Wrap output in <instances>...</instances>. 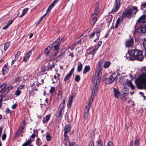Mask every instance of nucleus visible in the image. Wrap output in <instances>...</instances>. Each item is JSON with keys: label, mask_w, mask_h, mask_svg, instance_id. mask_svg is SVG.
Returning <instances> with one entry per match:
<instances>
[{"label": "nucleus", "mask_w": 146, "mask_h": 146, "mask_svg": "<svg viewBox=\"0 0 146 146\" xmlns=\"http://www.w3.org/2000/svg\"><path fill=\"white\" fill-rule=\"evenodd\" d=\"M128 53L126 54L127 59L133 60L135 59L139 61H142L143 58V52L141 50L137 49L128 50Z\"/></svg>", "instance_id": "2"}, {"label": "nucleus", "mask_w": 146, "mask_h": 146, "mask_svg": "<svg viewBox=\"0 0 146 146\" xmlns=\"http://www.w3.org/2000/svg\"><path fill=\"white\" fill-rule=\"evenodd\" d=\"M57 117H60L61 118L62 117V110H59L57 112Z\"/></svg>", "instance_id": "30"}, {"label": "nucleus", "mask_w": 146, "mask_h": 146, "mask_svg": "<svg viewBox=\"0 0 146 146\" xmlns=\"http://www.w3.org/2000/svg\"><path fill=\"white\" fill-rule=\"evenodd\" d=\"M72 102V101L69 99L68 100L67 104V106L68 108H70L71 107Z\"/></svg>", "instance_id": "42"}, {"label": "nucleus", "mask_w": 146, "mask_h": 146, "mask_svg": "<svg viewBox=\"0 0 146 146\" xmlns=\"http://www.w3.org/2000/svg\"><path fill=\"white\" fill-rule=\"evenodd\" d=\"M31 143V140H29L27 141L26 142L24 143L23 145L22 146H28V145H29Z\"/></svg>", "instance_id": "34"}, {"label": "nucleus", "mask_w": 146, "mask_h": 146, "mask_svg": "<svg viewBox=\"0 0 146 146\" xmlns=\"http://www.w3.org/2000/svg\"><path fill=\"white\" fill-rule=\"evenodd\" d=\"M2 71L3 74L5 75L8 72L9 70L7 68L6 66L5 65L2 69Z\"/></svg>", "instance_id": "26"}, {"label": "nucleus", "mask_w": 146, "mask_h": 146, "mask_svg": "<svg viewBox=\"0 0 146 146\" xmlns=\"http://www.w3.org/2000/svg\"><path fill=\"white\" fill-rule=\"evenodd\" d=\"M96 93H94V95L93 96V98H92L91 97H92V94L91 96V97H90V101L88 103V104L87 105H86V110L84 111L85 114H84V119H87L88 115V114L90 108V107H91V105L92 104V102L93 101V99L94 98V96Z\"/></svg>", "instance_id": "6"}, {"label": "nucleus", "mask_w": 146, "mask_h": 146, "mask_svg": "<svg viewBox=\"0 0 146 146\" xmlns=\"http://www.w3.org/2000/svg\"><path fill=\"white\" fill-rule=\"evenodd\" d=\"M103 60H101L99 62V66L96 68V70L95 76L92 78L93 80V86L92 89V95L91 98H93L94 94L95 93H97L98 90L99 83L102 75V70L101 65L104 63Z\"/></svg>", "instance_id": "1"}, {"label": "nucleus", "mask_w": 146, "mask_h": 146, "mask_svg": "<svg viewBox=\"0 0 146 146\" xmlns=\"http://www.w3.org/2000/svg\"><path fill=\"white\" fill-rule=\"evenodd\" d=\"M83 65L81 62H78V65L77 68V70L78 72H80L82 70Z\"/></svg>", "instance_id": "19"}, {"label": "nucleus", "mask_w": 146, "mask_h": 146, "mask_svg": "<svg viewBox=\"0 0 146 146\" xmlns=\"http://www.w3.org/2000/svg\"><path fill=\"white\" fill-rule=\"evenodd\" d=\"M62 38H61V40L60 38H58L56 41L54 42L53 44V46L55 50L57 51L59 49L60 43L61 42V40H62Z\"/></svg>", "instance_id": "8"}, {"label": "nucleus", "mask_w": 146, "mask_h": 146, "mask_svg": "<svg viewBox=\"0 0 146 146\" xmlns=\"http://www.w3.org/2000/svg\"><path fill=\"white\" fill-rule=\"evenodd\" d=\"M40 139L38 138H37V139L36 140V142L37 143V145H40Z\"/></svg>", "instance_id": "59"}, {"label": "nucleus", "mask_w": 146, "mask_h": 146, "mask_svg": "<svg viewBox=\"0 0 146 146\" xmlns=\"http://www.w3.org/2000/svg\"><path fill=\"white\" fill-rule=\"evenodd\" d=\"M94 32L96 34L97 36L98 37V38H99L100 32V29L97 28H95L94 29Z\"/></svg>", "instance_id": "20"}, {"label": "nucleus", "mask_w": 146, "mask_h": 146, "mask_svg": "<svg viewBox=\"0 0 146 146\" xmlns=\"http://www.w3.org/2000/svg\"><path fill=\"white\" fill-rule=\"evenodd\" d=\"M80 41H78L74 44L72 45L70 47L72 48H74L75 46H76V45L80 43Z\"/></svg>", "instance_id": "43"}, {"label": "nucleus", "mask_w": 146, "mask_h": 146, "mask_svg": "<svg viewBox=\"0 0 146 146\" xmlns=\"http://www.w3.org/2000/svg\"><path fill=\"white\" fill-rule=\"evenodd\" d=\"M129 86L130 87H131L132 90H134L135 88V86L132 84V83L131 81H130L129 82Z\"/></svg>", "instance_id": "40"}, {"label": "nucleus", "mask_w": 146, "mask_h": 146, "mask_svg": "<svg viewBox=\"0 0 146 146\" xmlns=\"http://www.w3.org/2000/svg\"><path fill=\"white\" fill-rule=\"evenodd\" d=\"M59 0H55L52 3V7H54Z\"/></svg>", "instance_id": "49"}, {"label": "nucleus", "mask_w": 146, "mask_h": 146, "mask_svg": "<svg viewBox=\"0 0 146 146\" xmlns=\"http://www.w3.org/2000/svg\"><path fill=\"white\" fill-rule=\"evenodd\" d=\"M13 22V21L12 20H10L8 22L7 24V25H8L9 27L10 25H11Z\"/></svg>", "instance_id": "53"}, {"label": "nucleus", "mask_w": 146, "mask_h": 146, "mask_svg": "<svg viewBox=\"0 0 146 146\" xmlns=\"http://www.w3.org/2000/svg\"><path fill=\"white\" fill-rule=\"evenodd\" d=\"M96 51V49L95 48L92 51L90 52V54H94L95 53Z\"/></svg>", "instance_id": "62"}, {"label": "nucleus", "mask_w": 146, "mask_h": 146, "mask_svg": "<svg viewBox=\"0 0 146 146\" xmlns=\"http://www.w3.org/2000/svg\"><path fill=\"white\" fill-rule=\"evenodd\" d=\"M58 98H61L62 97V92L61 91L58 90Z\"/></svg>", "instance_id": "44"}, {"label": "nucleus", "mask_w": 146, "mask_h": 146, "mask_svg": "<svg viewBox=\"0 0 146 146\" xmlns=\"http://www.w3.org/2000/svg\"><path fill=\"white\" fill-rule=\"evenodd\" d=\"M21 92V91L19 89V88H18L17 90L16 91L15 94L16 96H18L20 95Z\"/></svg>", "instance_id": "36"}, {"label": "nucleus", "mask_w": 146, "mask_h": 146, "mask_svg": "<svg viewBox=\"0 0 146 146\" xmlns=\"http://www.w3.org/2000/svg\"><path fill=\"white\" fill-rule=\"evenodd\" d=\"M68 146H78V145L74 143H72L70 144L69 145H68Z\"/></svg>", "instance_id": "54"}, {"label": "nucleus", "mask_w": 146, "mask_h": 146, "mask_svg": "<svg viewBox=\"0 0 146 146\" xmlns=\"http://www.w3.org/2000/svg\"><path fill=\"white\" fill-rule=\"evenodd\" d=\"M46 14H47L46 13L45 14H44V15L42 17H41L40 19V20H39V23H38V24H39V23H40V22L42 21V19H43V18L45 16V15H46Z\"/></svg>", "instance_id": "61"}, {"label": "nucleus", "mask_w": 146, "mask_h": 146, "mask_svg": "<svg viewBox=\"0 0 146 146\" xmlns=\"http://www.w3.org/2000/svg\"><path fill=\"white\" fill-rule=\"evenodd\" d=\"M138 21L140 23H146V15L141 17L139 19Z\"/></svg>", "instance_id": "15"}, {"label": "nucleus", "mask_w": 146, "mask_h": 146, "mask_svg": "<svg viewBox=\"0 0 146 146\" xmlns=\"http://www.w3.org/2000/svg\"><path fill=\"white\" fill-rule=\"evenodd\" d=\"M28 10V9L27 8H26L23 10L22 14L19 16V17H21L23 16L26 13H27Z\"/></svg>", "instance_id": "31"}, {"label": "nucleus", "mask_w": 146, "mask_h": 146, "mask_svg": "<svg viewBox=\"0 0 146 146\" xmlns=\"http://www.w3.org/2000/svg\"><path fill=\"white\" fill-rule=\"evenodd\" d=\"M25 86V85L24 84L21 85L19 86L18 88H19V89H20V90H22L24 88Z\"/></svg>", "instance_id": "57"}, {"label": "nucleus", "mask_w": 146, "mask_h": 146, "mask_svg": "<svg viewBox=\"0 0 146 146\" xmlns=\"http://www.w3.org/2000/svg\"><path fill=\"white\" fill-rule=\"evenodd\" d=\"M121 20V19L120 18H119L117 19L116 21V24H115V28H117V27L120 21Z\"/></svg>", "instance_id": "45"}, {"label": "nucleus", "mask_w": 146, "mask_h": 146, "mask_svg": "<svg viewBox=\"0 0 146 146\" xmlns=\"http://www.w3.org/2000/svg\"><path fill=\"white\" fill-rule=\"evenodd\" d=\"M65 103V100H63V102L62 103H61L60 105V106L58 109V110H62L64 109V108Z\"/></svg>", "instance_id": "23"}, {"label": "nucleus", "mask_w": 146, "mask_h": 146, "mask_svg": "<svg viewBox=\"0 0 146 146\" xmlns=\"http://www.w3.org/2000/svg\"><path fill=\"white\" fill-rule=\"evenodd\" d=\"M6 113H11V111L8 108H7L6 110Z\"/></svg>", "instance_id": "60"}, {"label": "nucleus", "mask_w": 146, "mask_h": 146, "mask_svg": "<svg viewBox=\"0 0 146 146\" xmlns=\"http://www.w3.org/2000/svg\"><path fill=\"white\" fill-rule=\"evenodd\" d=\"M143 46L145 49H146V38L145 39L143 43Z\"/></svg>", "instance_id": "50"}, {"label": "nucleus", "mask_w": 146, "mask_h": 146, "mask_svg": "<svg viewBox=\"0 0 146 146\" xmlns=\"http://www.w3.org/2000/svg\"><path fill=\"white\" fill-rule=\"evenodd\" d=\"M22 125L20 126L19 129L17 130V135H19L20 134L21 132L22 131L24 128V123L23 122L22 123Z\"/></svg>", "instance_id": "18"}, {"label": "nucleus", "mask_w": 146, "mask_h": 146, "mask_svg": "<svg viewBox=\"0 0 146 146\" xmlns=\"http://www.w3.org/2000/svg\"><path fill=\"white\" fill-rule=\"evenodd\" d=\"M72 75L69 73L67 74L64 78V80L65 81H67L70 77Z\"/></svg>", "instance_id": "32"}, {"label": "nucleus", "mask_w": 146, "mask_h": 146, "mask_svg": "<svg viewBox=\"0 0 146 146\" xmlns=\"http://www.w3.org/2000/svg\"><path fill=\"white\" fill-rule=\"evenodd\" d=\"M6 137V134L5 133L3 134L2 136V140H4L5 139Z\"/></svg>", "instance_id": "55"}, {"label": "nucleus", "mask_w": 146, "mask_h": 146, "mask_svg": "<svg viewBox=\"0 0 146 146\" xmlns=\"http://www.w3.org/2000/svg\"><path fill=\"white\" fill-rule=\"evenodd\" d=\"M12 87L11 86H8L4 91L3 93L6 95L8 93V91L12 88Z\"/></svg>", "instance_id": "21"}, {"label": "nucleus", "mask_w": 146, "mask_h": 146, "mask_svg": "<svg viewBox=\"0 0 146 146\" xmlns=\"http://www.w3.org/2000/svg\"><path fill=\"white\" fill-rule=\"evenodd\" d=\"M71 126L69 125H66L64 127V134H67V133L69 132L71 129Z\"/></svg>", "instance_id": "16"}, {"label": "nucleus", "mask_w": 146, "mask_h": 146, "mask_svg": "<svg viewBox=\"0 0 146 146\" xmlns=\"http://www.w3.org/2000/svg\"><path fill=\"white\" fill-rule=\"evenodd\" d=\"M113 92L115 97L116 98H119V96L121 95V94L115 88H113Z\"/></svg>", "instance_id": "14"}, {"label": "nucleus", "mask_w": 146, "mask_h": 146, "mask_svg": "<svg viewBox=\"0 0 146 146\" xmlns=\"http://www.w3.org/2000/svg\"><path fill=\"white\" fill-rule=\"evenodd\" d=\"M117 77V75L115 74H112L110 77L106 79L107 83L109 84L112 83L115 80Z\"/></svg>", "instance_id": "10"}, {"label": "nucleus", "mask_w": 146, "mask_h": 146, "mask_svg": "<svg viewBox=\"0 0 146 146\" xmlns=\"http://www.w3.org/2000/svg\"><path fill=\"white\" fill-rule=\"evenodd\" d=\"M64 52H63L60 55L58 56L55 57L56 58H59L60 59L63 58V57L64 56Z\"/></svg>", "instance_id": "38"}, {"label": "nucleus", "mask_w": 146, "mask_h": 146, "mask_svg": "<svg viewBox=\"0 0 146 146\" xmlns=\"http://www.w3.org/2000/svg\"><path fill=\"white\" fill-rule=\"evenodd\" d=\"M6 86L5 83H3L0 84V93L5 88Z\"/></svg>", "instance_id": "27"}, {"label": "nucleus", "mask_w": 146, "mask_h": 146, "mask_svg": "<svg viewBox=\"0 0 146 146\" xmlns=\"http://www.w3.org/2000/svg\"><path fill=\"white\" fill-rule=\"evenodd\" d=\"M46 140L48 141H49L50 140L51 138L49 134L47 133L46 135Z\"/></svg>", "instance_id": "47"}, {"label": "nucleus", "mask_w": 146, "mask_h": 146, "mask_svg": "<svg viewBox=\"0 0 146 146\" xmlns=\"http://www.w3.org/2000/svg\"><path fill=\"white\" fill-rule=\"evenodd\" d=\"M50 115H48L44 117L42 121L43 123L45 124L48 123L50 119Z\"/></svg>", "instance_id": "17"}, {"label": "nucleus", "mask_w": 146, "mask_h": 146, "mask_svg": "<svg viewBox=\"0 0 146 146\" xmlns=\"http://www.w3.org/2000/svg\"><path fill=\"white\" fill-rule=\"evenodd\" d=\"M120 2L119 0H115L113 7L111 11V13L116 12L120 7Z\"/></svg>", "instance_id": "7"}, {"label": "nucleus", "mask_w": 146, "mask_h": 146, "mask_svg": "<svg viewBox=\"0 0 146 146\" xmlns=\"http://www.w3.org/2000/svg\"><path fill=\"white\" fill-rule=\"evenodd\" d=\"M76 96V93L74 92H73L72 93L70 96L69 97V99L73 101V98H74Z\"/></svg>", "instance_id": "33"}, {"label": "nucleus", "mask_w": 146, "mask_h": 146, "mask_svg": "<svg viewBox=\"0 0 146 146\" xmlns=\"http://www.w3.org/2000/svg\"><path fill=\"white\" fill-rule=\"evenodd\" d=\"M106 146H114L113 143L111 141H109L107 143Z\"/></svg>", "instance_id": "52"}, {"label": "nucleus", "mask_w": 146, "mask_h": 146, "mask_svg": "<svg viewBox=\"0 0 146 146\" xmlns=\"http://www.w3.org/2000/svg\"><path fill=\"white\" fill-rule=\"evenodd\" d=\"M64 140L65 141L64 144L66 146H68L70 145V143L68 139V135L66 134H64Z\"/></svg>", "instance_id": "13"}, {"label": "nucleus", "mask_w": 146, "mask_h": 146, "mask_svg": "<svg viewBox=\"0 0 146 146\" xmlns=\"http://www.w3.org/2000/svg\"><path fill=\"white\" fill-rule=\"evenodd\" d=\"M135 146H139V139L137 138H135Z\"/></svg>", "instance_id": "39"}, {"label": "nucleus", "mask_w": 146, "mask_h": 146, "mask_svg": "<svg viewBox=\"0 0 146 146\" xmlns=\"http://www.w3.org/2000/svg\"><path fill=\"white\" fill-rule=\"evenodd\" d=\"M51 50V48L50 46H48L47 47L45 50V54L47 55H48Z\"/></svg>", "instance_id": "24"}, {"label": "nucleus", "mask_w": 146, "mask_h": 146, "mask_svg": "<svg viewBox=\"0 0 146 146\" xmlns=\"http://www.w3.org/2000/svg\"><path fill=\"white\" fill-rule=\"evenodd\" d=\"M97 146H103V142L102 140L99 139L97 142Z\"/></svg>", "instance_id": "28"}, {"label": "nucleus", "mask_w": 146, "mask_h": 146, "mask_svg": "<svg viewBox=\"0 0 146 146\" xmlns=\"http://www.w3.org/2000/svg\"><path fill=\"white\" fill-rule=\"evenodd\" d=\"M110 62L109 61H107L105 62L104 65V68H108L110 65Z\"/></svg>", "instance_id": "29"}, {"label": "nucleus", "mask_w": 146, "mask_h": 146, "mask_svg": "<svg viewBox=\"0 0 146 146\" xmlns=\"http://www.w3.org/2000/svg\"><path fill=\"white\" fill-rule=\"evenodd\" d=\"M94 10V13L92 15V17H93L92 20L93 22V24H94L97 21V16L99 13V4L98 2L96 3Z\"/></svg>", "instance_id": "5"}, {"label": "nucleus", "mask_w": 146, "mask_h": 146, "mask_svg": "<svg viewBox=\"0 0 146 146\" xmlns=\"http://www.w3.org/2000/svg\"><path fill=\"white\" fill-rule=\"evenodd\" d=\"M137 31L139 33H145L146 32V26L145 25L143 24L139 27L137 29Z\"/></svg>", "instance_id": "11"}, {"label": "nucleus", "mask_w": 146, "mask_h": 146, "mask_svg": "<svg viewBox=\"0 0 146 146\" xmlns=\"http://www.w3.org/2000/svg\"><path fill=\"white\" fill-rule=\"evenodd\" d=\"M96 34L95 33L93 32L89 36V37L90 38H92L94 37V36Z\"/></svg>", "instance_id": "56"}, {"label": "nucleus", "mask_w": 146, "mask_h": 146, "mask_svg": "<svg viewBox=\"0 0 146 146\" xmlns=\"http://www.w3.org/2000/svg\"><path fill=\"white\" fill-rule=\"evenodd\" d=\"M59 80V78L56 75H55L54 76V78L52 79V80L53 81L52 83L54 84L57 82L58 80Z\"/></svg>", "instance_id": "25"}, {"label": "nucleus", "mask_w": 146, "mask_h": 146, "mask_svg": "<svg viewBox=\"0 0 146 146\" xmlns=\"http://www.w3.org/2000/svg\"><path fill=\"white\" fill-rule=\"evenodd\" d=\"M10 43L9 42L6 43L4 46V50L5 51H6L7 49L10 46Z\"/></svg>", "instance_id": "35"}, {"label": "nucleus", "mask_w": 146, "mask_h": 146, "mask_svg": "<svg viewBox=\"0 0 146 146\" xmlns=\"http://www.w3.org/2000/svg\"><path fill=\"white\" fill-rule=\"evenodd\" d=\"M5 95V94H4L3 93L1 94L0 95V102H2L3 99Z\"/></svg>", "instance_id": "37"}, {"label": "nucleus", "mask_w": 146, "mask_h": 146, "mask_svg": "<svg viewBox=\"0 0 146 146\" xmlns=\"http://www.w3.org/2000/svg\"><path fill=\"white\" fill-rule=\"evenodd\" d=\"M133 44V40L131 38L127 40L125 42V45L126 47H129L132 46Z\"/></svg>", "instance_id": "12"}, {"label": "nucleus", "mask_w": 146, "mask_h": 146, "mask_svg": "<svg viewBox=\"0 0 146 146\" xmlns=\"http://www.w3.org/2000/svg\"><path fill=\"white\" fill-rule=\"evenodd\" d=\"M55 90V89L54 87H52L51 89L49 90V92L50 93H53Z\"/></svg>", "instance_id": "51"}, {"label": "nucleus", "mask_w": 146, "mask_h": 146, "mask_svg": "<svg viewBox=\"0 0 146 146\" xmlns=\"http://www.w3.org/2000/svg\"><path fill=\"white\" fill-rule=\"evenodd\" d=\"M80 76L77 75L75 78V80L77 82H78L80 80Z\"/></svg>", "instance_id": "48"}, {"label": "nucleus", "mask_w": 146, "mask_h": 146, "mask_svg": "<svg viewBox=\"0 0 146 146\" xmlns=\"http://www.w3.org/2000/svg\"><path fill=\"white\" fill-rule=\"evenodd\" d=\"M21 52L20 51H18L17 54L15 55V59H17L19 58V56L20 55Z\"/></svg>", "instance_id": "41"}, {"label": "nucleus", "mask_w": 146, "mask_h": 146, "mask_svg": "<svg viewBox=\"0 0 146 146\" xmlns=\"http://www.w3.org/2000/svg\"><path fill=\"white\" fill-rule=\"evenodd\" d=\"M125 126L126 129H128L129 126V124L128 122H126L125 123Z\"/></svg>", "instance_id": "58"}, {"label": "nucleus", "mask_w": 146, "mask_h": 146, "mask_svg": "<svg viewBox=\"0 0 146 146\" xmlns=\"http://www.w3.org/2000/svg\"><path fill=\"white\" fill-rule=\"evenodd\" d=\"M90 70V67L89 66H86L84 69V70H83V74H86L87 72L89 71Z\"/></svg>", "instance_id": "22"}, {"label": "nucleus", "mask_w": 146, "mask_h": 146, "mask_svg": "<svg viewBox=\"0 0 146 146\" xmlns=\"http://www.w3.org/2000/svg\"><path fill=\"white\" fill-rule=\"evenodd\" d=\"M138 88L146 89V73H143L135 81Z\"/></svg>", "instance_id": "3"}, {"label": "nucleus", "mask_w": 146, "mask_h": 146, "mask_svg": "<svg viewBox=\"0 0 146 146\" xmlns=\"http://www.w3.org/2000/svg\"><path fill=\"white\" fill-rule=\"evenodd\" d=\"M52 7V4L49 6V7L48 9H47V11H46V14H47V13H49V12L51 10V9H52V8L53 7Z\"/></svg>", "instance_id": "46"}, {"label": "nucleus", "mask_w": 146, "mask_h": 146, "mask_svg": "<svg viewBox=\"0 0 146 146\" xmlns=\"http://www.w3.org/2000/svg\"><path fill=\"white\" fill-rule=\"evenodd\" d=\"M89 146H94V142L92 141H91L90 143Z\"/></svg>", "instance_id": "63"}, {"label": "nucleus", "mask_w": 146, "mask_h": 146, "mask_svg": "<svg viewBox=\"0 0 146 146\" xmlns=\"http://www.w3.org/2000/svg\"><path fill=\"white\" fill-rule=\"evenodd\" d=\"M137 8L135 6L129 7L123 14V17H127L130 19L135 15L138 11Z\"/></svg>", "instance_id": "4"}, {"label": "nucleus", "mask_w": 146, "mask_h": 146, "mask_svg": "<svg viewBox=\"0 0 146 146\" xmlns=\"http://www.w3.org/2000/svg\"><path fill=\"white\" fill-rule=\"evenodd\" d=\"M142 70L143 72H146V67H143L142 68Z\"/></svg>", "instance_id": "64"}, {"label": "nucleus", "mask_w": 146, "mask_h": 146, "mask_svg": "<svg viewBox=\"0 0 146 146\" xmlns=\"http://www.w3.org/2000/svg\"><path fill=\"white\" fill-rule=\"evenodd\" d=\"M33 51V50L32 49L29 50L27 53L25 54V56L23 59V61L25 62H26L27 61L29 60V58L31 55Z\"/></svg>", "instance_id": "9"}]
</instances>
